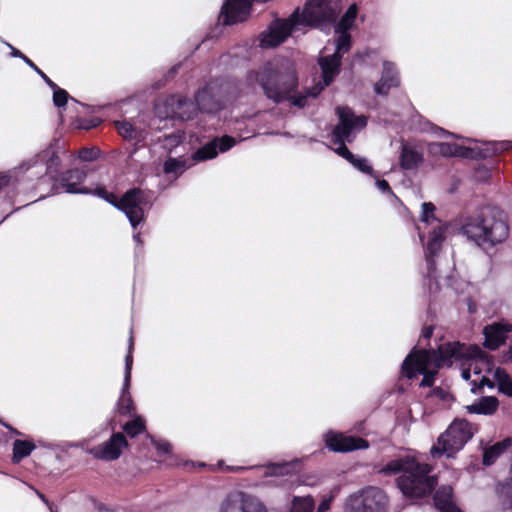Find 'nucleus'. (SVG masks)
Returning a JSON list of instances; mask_svg holds the SVG:
<instances>
[{
    "instance_id": "nucleus-17",
    "label": "nucleus",
    "mask_w": 512,
    "mask_h": 512,
    "mask_svg": "<svg viewBox=\"0 0 512 512\" xmlns=\"http://www.w3.org/2000/svg\"><path fill=\"white\" fill-rule=\"evenodd\" d=\"M134 341L132 335L129 337L128 353L125 356L124 380L121 395L117 402V409L120 415H131L134 410L133 400L129 392L131 382V371L133 365Z\"/></svg>"
},
{
    "instance_id": "nucleus-9",
    "label": "nucleus",
    "mask_w": 512,
    "mask_h": 512,
    "mask_svg": "<svg viewBox=\"0 0 512 512\" xmlns=\"http://www.w3.org/2000/svg\"><path fill=\"white\" fill-rule=\"evenodd\" d=\"M435 206L431 202H424L422 204V213L420 220L425 225H431L429 231L428 241L425 244V260L427 271L424 275L427 282L425 285L430 294H435L439 290V283L437 281L434 256L441 250L442 242L445 239V226L435 217Z\"/></svg>"
},
{
    "instance_id": "nucleus-10",
    "label": "nucleus",
    "mask_w": 512,
    "mask_h": 512,
    "mask_svg": "<svg viewBox=\"0 0 512 512\" xmlns=\"http://www.w3.org/2000/svg\"><path fill=\"white\" fill-rule=\"evenodd\" d=\"M235 144L236 140L231 136L215 137L198 148L192 154L191 159L168 158L164 162L163 170L166 174H172L177 178L194 163L214 159L219 153L230 150Z\"/></svg>"
},
{
    "instance_id": "nucleus-38",
    "label": "nucleus",
    "mask_w": 512,
    "mask_h": 512,
    "mask_svg": "<svg viewBox=\"0 0 512 512\" xmlns=\"http://www.w3.org/2000/svg\"><path fill=\"white\" fill-rule=\"evenodd\" d=\"M500 494L504 498V504L512 507V479L501 486Z\"/></svg>"
},
{
    "instance_id": "nucleus-11",
    "label": "nucleus",
    "mask_w": 512,
    "mask_h": 512,
    "mask_svg": "<svg viewBox=\"0 0 512 512\" xmlns=\"http://www.w3.org/2000/svg\"><path fill=\"white\" fill-rule=\"evenodd\" d=\"M473 435V427L467 420L455 419L447 430L440 435L437 444L431 448L430 453L433 457L441 455L452 457L464 447Z\"/></svg>"
},
{
    "instance_id": "nucleus-2",
    "label": "nucleus",
    "mask_w": 512,
    "mask_h": 512,
    "mask_svg": "<svg viewBox=\"0 0 512 512\" xmlns=\"http://www.w3.org/2000/svg\"><path fill=\"white\" fill-rule=\"evenodd\" d=\"M247 80L258 84L266 98L272 102L279 104L288 101L298 108L305 107L309 97H317L328 86L323 79L322 84L297 93L299 81L295 64L285 58H275L257 70L250 71Z\"/></svg>"
},
{
    "instance_id": "nucleus-3",
    "label": "nucleus",
    "mask_w": 512,
    "mask_h": 512,
    "mask_svg": "<svg viewBox=\"0 0 512 512\" xmlns=\"http://www.w3.org/2000/svg\"><path fill=\"white\" fill-rule=\"evenodd\" d=\"M341 9L340 0H308L301 12L297 9L289 18L275 20L262 34L260 46L276 47L303 27H326L335 22Z\"/></svg>"
},
{
    "instance_id": "nucleus-1",
    "label": "nucleus",
    "mask_w": 512,
    "mask_h": 512,
    "mask_svg": "<svg viewBox=\"0 0 512 512\" xmlns=\"http://www.w3.org/2000/svg\"><path fill=\"white\" fill-rule=\"evenodd\" d=\"M454 362L468 366L463 368L461 373L466 381L470 379L471 370L474 374H481L484 371L490 373L494 366L492 358L478 345H466L454 341L441 344L438 351L414 348L404 359L401 373L408 379L422 374L420 386L431 387L438 370L443 365L451 366Z\"/></svg>"
},
{
    "instance_id": "nucleus-36",
    "label": "nucleus",
    "mask_w": 512,
    "mask_h": 512,
    "mask_svg": "<svg viewBox=\"0 0 512 512\" xmlns=\"http://www.w3.org/2000/svg\"><path fill=\"white\" fill-rule=\"evenodd\" d=\"M99 156V150L96 149V148H82L81 150H79L78 152V157L82 160V161H94L98 158Z\"/></svg>"
},
{
    "instance_id": "nucleus-34",
    "label": "nucleus",
    "mask_w": 512,
    "mask_h": 512,
    "mask_svg": "<svg viewBox=\"0 0 512 512\" xmlns=\"http://www.w3.org/2000/svg\"><path fill=\"white\" fill-rule=\"evenodd\" d=\"M123 430L125 433H127L130 437H135L145 430V421L142 417L137 416L135 419L127 422L123 426Z\"/></svg>"
},
{
    "instance_id": "nucleus-4",
    "label": "nucleus",
    "mask_w": 512,
    "mask_h": 512,
    "mask_svg": "<svg viewBox=\"0 0 512 512\" xmlns=\"http://www.w3.org/2000/svg\"><path fill=\"white\" fill-rule=\"evenodd\" d=\"M87 176L85 169L75 168L62 173L54 180L56 190L69 194H95L105 199L113 206L123 211L128 218L131 226L136 228L143 221L144 207L147 205L145 192L139 188L128 190L120 200L112 193H108L104 188L97 187L90 189L83 186V182Z\"/></svg>"
},
{
    "instance_id": "nucleus-43",
    "label": "nucleus",
    "mask_w": 512,
    "mask_h": 512,
    "mask_svg": "<svg viewBox=\"0 0 512 512\" xmlns=\"http://www.w3.org/2000/svg\"><path fill=\"white\" fill-rule=\"evenodd\" d=\"M376 179V187L382 192V193H389V194H393L391 188H390V185L389 183L386 181V180H379L377 178Z\"/></svg>"
},
{
    "instance_id": "nucleus-29",
    "label": "nucleus",
    "mask_w": 512,
    "mask_h": 512,
    "mask_svg": "<svg viewBox=\"0 0 512 512\" xmlns=\"http://www.w3.org/2000/svg\"><path fill=\"white\" fill-rule=\"evenodd\" d=\"M493 377L497 382L498 391L508 397H512V378L507 371L497 367L493 372Z\"/></svg>"
},
{
    "instance_id": "nucleus-22",
    "label": "nucleus",
    "mask_w": 512,
    "mask_h": 512,
    "mask_svg": "<svg viewBox=\"0 0 512 512\" xmlns=\"http://www.w3.org/2000/svg\"><path fill=\"white\" fill-rule=\"evenodd\" d=\"M297 464V461L270 463L266 466H251L248 469L261 470L264 478H272L263 482L266 485H281L282 481L278 479L293 473Z\"/></svg>"
},
{
    "instance_id": "nucleus-24",
    "label": "nucleus",
    "mask_w": 512,
    "mask_h": 512,
    "mask_svg": "<svg viewBox=\"0 0 512 512\" xmlns=\"http://www.w3.org/2000/svg\"><path fill=\"white\" fill-rule=\"evenodd\" d=\"M424 161L423 151L421 148L403 143L399 157V163L404 170L417 169Z\"/></svg>"
},
{
    "instance_id": "nucleus-35",
    "label": "nucleus",
    "mask_w": 512,
    "mask_h": 512,
    "mask_svg": "<svg viewBox=\"0 0 512 512\" xmlns=\"http://www.w3.org/2000/svg\"><path fill=\"white\" fill-rule=\"evenodd\" d=\"M184 134L181 133V132H175V133H171L169 135H166L164 137V146L166 148H173V147H176L178 146L180 143H182L184 141Z\"/></svg>"
},
{
    "instance_id": "nucleus-47",
    "label": "nucleus",
    "mask_w": 512,
    "mask_h": 512,
    "mask_svg": "<svg viewBox=\"0 0 512 512\" xmlns=\"http://www.w3.org/2000/svg\"><path fill=\"white\" fill-rule=\"evenodd\" d=\"M504 361H512V347H510L508 352L505 354Z\"/></svg>"
},
{
    "instance_id": "nucleus-31",
    "label": "nucleus",
    "mask_w": 512,
    "mask_h": 512,
    "mask_svg": "<svg viewBox=\"0 0 512 512\" xmlns=\"http://www.w3.org/2000/svg\"><path fill=\"white\" fill-rule=\"evenodd\" d=\"M35 449V445L26 440H15L13 443V456L12 461L19 463L25 457H28Z\"/></svg>"
},
{
    "instance_id": "nucleus-16",
    "label": "nucleus",
    "mask_w": 512,
    "mask_h": 512,
    "mask_svg": "<svg viewBox=\"0 0 512 512\" xmlns=\"http://www.w3.org/2000/svg\"><path fill=\"white\" fill-rule=\"evenodd\" d=\"M483 152H476L474 149L459 146L451 143H432L429 150L433 154H440L445 157L458 156L462 158L488 157L498 151L497 144L490 143Z\"/></svg>"
},
{
    "instance_id": "nucleus-5",
    "label": "nucleus",
    "mask_w": 512,
    "mask_h": 512,
    "mask_svg": "<svg viewBox=\"0 0 512 512\" xmlns=\"http://www.w3.org/2000/svg\"><path fill=\"white\" fill-rule=\"evenodd\" d=\"M431 471L429 464L421 463L410 455L394 458L378 470L383 475L400 474L397 486L404 496L410 498H421L433 491L437 478L430 474Z\"/></svg>"
},
{
    "instance_id": "nucleus-51",
    "label": "nucleus",
    "mask_w": 512,
    "mask_h": 512,
    "mask_svg": "<svg viewBox=\"0 0 512 512\" xmlns=\"http://www.w3.org/2000/svg\"><path fill=\"white\" fill-rule=\"evenodd\" d=\"M133 239L137 242V243H140L141 240H140V233H136L133 235Z\"/></svg>"
},
{
    "instance_id": "nucleus-33",
    "label": "nucleus",
    "mask_w": 512,
    "mask_h": 512,
    "mask_svg": "<svg viewBox=\"0 0 512 512\" xmlns=\"http://www.w3.org/2000/svg\"><path fill=\"white\" fill-rule=\"evenodd\" d=\"M43 80L53 90V102L55 106H65L68 100V93L59 88L47 75H43Z\"/></svg>"
},
{
    "instance_id": "nucleus-28",
    "label": "nucleus",
    "mask_w": 512,
    "mask_h": 512,
    "mask_svg": "<svg viewBox=\"0 0 512 512\" xmlns=\"http://www.w3.org/2000/svg\"><path fill=\"white\" fill-rule=\"evenodd\" d=\"M511 444V438H506L485 449L483 453V464L486 466L492 465Z\"/></svg>"
},
{
    "instance_id": "nucleus-8",
    "label": "nucleus",
    "mask_w": 512,
    "mask_h": 512,
    "mask_svg": "<svg viewBox=\"0 0 512 512\" xmlns=\"http://www.w3.org/2000/svg\"><path fill=\"white\" fill-rule=\"evenodd\" d=\"M357 15V5L355 3L351 4L334 26V31L337 35L334 42L335 52L331 55H325L319 58V65L322 70V76H324L325 85H330L333 79L338 75L342 56L351 48V35L349 30L352 29Z\"/></svg>"
},
{
    "instance_id": "nucleus-39",
    "label": "nucleus",
    "mask_w": 512,
    "mask_h": 512,
    "mask_svg": "<svg viewBox=\"0 0 512 512\" xmlns=\"http://www.w3.org/2000/svg\"><path fill=\"white\" fill-rule=\"evenodd\" d=\"M472 383H473V385H472V387H471V392H472V393H474V394H476V393L480 392V390H481L484 386H487V387H489V388H491V389H492V388H494V386H495V385H494V382H493V381H491L489 378H487V377H485V376H483V377L480 379V381H479V383H478V384L476 383V381H473Z\"/></svg>"
},
{
    "instance_id": "nucleus-25",
    "label": "nucleus",
    "mask_w": 512,
    "mask_h": 512,
    "mask_svg": "<svg viewBox=\"0 0 512 512\" xmlns=\"http://www.w3.org/2000/svg\"><path fill=\"white\" fill-rule=\"evenodd\" d=\"M399 84L398 72L393 63L385 61L379 82L374 85V91L379 95H387L389 90Z\"/></svg>"
},
{
    "instance_id": "nucleus-21",
    "label": "nucleus",
    "mask_w": 512,
    "mask_h": 512,
    "mask_svg": "<svg viewBox=\"0 0 512 512\" xmlns=\"http://www.w3.org/2000/svg\"><path fill=\"white\" fill-rule=\"evenodd\" d=\"M127 445L126 437L122 433L117 432L113 433L108 441L92 448L90 453L97 459L113 461L121 456L122 450Z\"/></svg>"
},
{
    "instance_id": "nucleus-14",
    "label": "nucleus",
    "mask_w": 512,
    "mask_h": 512,
    "mask_svg": "<svg viewBox=\"0 0 512 512\" xmlns=\"http://www.w3.org/2000/svg\"><path fill=\"white\" fill-rule=\"evenodd\" d=\"M198 111L197 103L180 95L169 96L155 106V114L163 119L188 121L195 118Z\"/></svg>"
},
{
    "instance_id": "nucleus-18",
    "label": "nucleus",
    "mask_w": 512,
    "mask_h": 512,
    "mask_svg": "<svg viewBox=\"0 0 512 512\" xmlns=\"http://www.w3.org/2000/svg\"><path fill=\"white\" fill-rule=\"evenodd\" d=\"M61 165L56 144H51L47 149L41 151L30 160L26 161L23 166L26 170L33 167H39V173L53 174L57 173Z\"/></svg>"
},
{
    "instance_id": "nucleus-20",
    "label": "nucleus",
    "mask_w": 512,
    "mask_h": 512,
    "mask_svg": "<svg viewBox=\"0 0 512 512\" xmlns=\"http://www.w3.org/2000/svg\"><path fill=\"white\" fill-rule=\"evenodd\" d=\"M253 0H226L219 19L224 25H233L247 19Z\"/></svg>"
},
{
    "instance_id": "nucleus-32",
    "label": "nucleus",
    "mask_w": 512,
    "mask_h": 512,
    "mask_svg": "<svg viewBox=\"0 0 512 512\" xmlns=\"http://www.w3.org/2000/svg\"><path fill=\"white\" fill-rule=\"evenodd\" d=\"M115 127L118 133L127 140L142 139V132L127 121H116Z\"/></svg>"
},
{
    "instance_id": "nucleus-30",
    "label": "nucleus",
    "mask_w": 512,
    "mask_h": 512,
    "mask_svg": "<svg viewBox=\"0 0 512 512\" xmlns=\"http://www.w3.org/2000/svg\"><path fill=\"white\" fill-rule=\"evenodd\" d=\"M315 501L311 495L294 496L291 500L289 512H313Z\"/></svg>"
},
{
    "instance_id": "nucleus-45",
    "label": "nucleus",
    "mask_w": 512,
    "mask_h": 512,
    "mask_svg": "<svg viewBox=\"0 0 512 512\" xmlns=\"http://www.w3.org/2000/svg\"><path fill=\"white\" fill-rule=\"evenodd\" d=\"M432 333H433V328L430 326L423 330L422 336L425 339H429L431 337Z\"/></svg>"
},
{
    "instance_id": "nucleus-26",
    "label": "nucleus",
    "mask_w": 512,
    "mask_h": 512,
    "mask_svg": "<svg viewBox=\"0 0 512 512\" xmlns=\"http://www.w3.org/2000/svg\"><path fill=\"white\" fill-rule=\"evenodd\" d=\"M499 408V400L495 396H483L466 406V410L470 414H479L484 416L494 415Z\"/></svg>"
},
{
    "instance_id": "nucleus-27",
    "label": "nucleus",
    "mask_w": 512,
    "mask_h": 512,
    "mask_svg": "<svg viewBox=\"0 0 512 512\" xmlns=\"http://www.w3.org/2000/svg\"><path fill=\"white\" fill-rule=\"evenodd\" d=\"M435 507L440 512H461L452 501V488L441 486L434 494Z\"/></svg>"
},
{
    "instance_id": "nucleus-15",
    "label": "nucleus",
    "mask_w": 512,
    "mask_h": 512,
    "mask_svg": "<svg viewBox=\"0 0 512 512\" xmlns=\"http://www.w3.org/2000/svg\"><path fill=\"white\" fill-rule=\"evenodd\" d=\"M216 512H269V509L259 497L243 491H233L220 501Z\"/></svg>"
},
{
    "instance_id": "nucleus-37",
    "label": "nucleus",
    "mask_w": 512,
    "mask_h": 512,
    "mask_svg": "<svg viewBox=\"0 0 512 512\" xmlns=\"http://www.w3.org/2000/svg\"><path fill=\"white\" fill-rule=\"evenodd\" d=\"M12 56L21 58L29 67H31V70L36 71L41 78L43 79V75H46L42 70H40L27 56H25L23 53H21L19 50L12 48L11 52Z\"/></svg>"
},
{
    "instance_id": "nucleus-40",
    "label": "nucleus",
    "mask_w": 512,
    "mask_h": 512,
    "mask_svg": "<svg viewBox=\"0 0 512 512\" xmlns=\"http://www.w3.org/2000/svg\"><path fill=\"white\" fill-rule=\"evenodd\" d=\"M333 499H334L333 494L325 495L322 498L321 502L319 503L315 512H327L331 507V503H332Z\"/></svg>"
},
{
    "instance_id": "nucleus-42",
    "label": "nucleus",
    "mask_w": 512,
    "mask_h": 512,
    "mask_svg": "<svg viewBox=\"0 0 512 512\" xmlns=\"http://www.w3.org/2000/svg\"><path fill=\"white\" fill-rule=\"evenodd\" d=\"M155 448L160 454H168L171 451V444L167 441L155 442Z\"/></svg>"
},
{
    "instance_id": "nucleus-49",
    "label": "nucleus",
    "mask_w": 512,
    "mask_h": 512,
    "mask_svg": "<svg viewBox=\"0 0 512 512\" xmlns=\"http://www.w3.org/2000/svg\"><path fill=\"white\" fill-rule=\"evenodd\" d=\"M417 229H418L419 238H420L421 241H423V239H424V231H423L422 227H420V226H418Z\"/></svg>"
},
{
    "instance_id": "nucleus-12",
    "label": "nucleus",
    "mask_w": 512,
    "mask_h": 512,
    "mask_svg": "<svg viewBox=\"0 0 512 512\" xmlns=\"http://www.w3.org/2000/svg\"><path fill=\"white\" fill-rule=\"evenodd\" d=\"M235 87L230 81L215 79L195 95L199 111L216 113L223 109L233 97Z\"/></svg>"
},
{
    "instance_id": "nucleus-46",
    "label": "nucleus",
    "mask_w": 512,
    "mask_h": 512,
    "mask_svg": "<svg viewBox=\"0 0 512 512\" xmlns=\"http://www.w3.org/2000/svg\"><path fill=\"white\" fill-rule=\"evenodd\" d=\"M36 494L38 495V497L49 507V509L51 510V512H53L52 510V507L50 506L48 500L46 499V497L39 491L36 490Z\"/></svg>"
},
{
    "instance_id": "nucleus-50",
    "label": "nucleus",
    "mask_w": 512,
    "mask_h": 512,
    "mask_svg": "<svg viewBox=\"0 0 512 512\" xmlns=\"http://www.w3.org/2000/svg\"><path fill=\"white\" fill-rule=\"evenodd\" d=\"M228 470H231V471H240V470H244L246 469L245 467H241V466H236V467H227Z\"/></svg>"
},
{
    "instance_id": "nucleus-48",
    "label": "nucleus",
    "mask_w": 512,
    "mask_h": 512,
    "mask_svg": "<svg viewBox=\"0 0 512 512\" xmlns=\"http://www.w3.org/2000/svg\"><path fill=\"white\" fill-rule=\"evenodd\" d=\"M1 423H2V425H4L7 429H9L14 434H17V435L19 434V432L16 429H14L13 427H11L10 425L3 423V422H1Z\"/></svg>"
},
{
    "instance_id": "nucleus-44",
    "label": "nucleus",
    "mask_w": 512,
    "mask_h": 512,
    "mask_svg": "<svg viewBox=\"0 0 512 512\" xmlns=\"http://www.w3.org/2000/svg\"><path fill=\"white\" fill-rule=\"evenodd\" d=\"M9 176L5 174H0V189L7 186L9 183Z\"/></svg>"
},
{
    "instance_id": "nucleus-7",
    "label": "nucleus",
    "mask_w": 512,
    "mask_h": 512,
    "mask_svg": "<svg viewBox=\"0 0 512 512\" xmlns=\"http://www.w3.org/2000/svg\"><path fill=\"white\" fill-rule=\"evenodd\" d=\"M336 114L339 123L332 131V141L338 145L335 152L360 172L378 178L367 158L355 156L346 147V142L351 143L356 134L367 125L366 117L355 115L352 109L347 106H338Z\"/></svg>"
},
{
    "instance_id": "nucleus-6",
    "label": "nucleus",
    "mask_w": 512,
    "mask_h": 512,
    "mask_svg": "<svg viewBox=\"0 0 512 512\" xmlns=\"http://www.w3.org/2000/svg\"><path fill=\"white\" fill-rule=\"evenodd\" d=\"M467 240L486 248L503 242L509 235V226L502 211L485 208L477 215L467 217L460 228Z\"/></svg>"
},
{
    "instance_id": "nucleus-19",
    "label": "nucleus",
    "mask_w": 512,
    "mask_h": 512,
    "mask_svg": "<svg viewBox=\"0 0 512 512\" xmlns=\"http://www.w3.org/2000/svg\"><path fill=\"white\" fill-rule=\"evenodd\" d=\"M325 443L331 451L340 453L367 449L369 447V443L361 437L347 436L332 431L325 435Z\"/></svg>"
},
{
    "instance_id": "nucleus-13",
    "label": "nucleus",
    "mask_w": 512,
    "mask_h": 512,
    "mask_svg": "<svg viewBox=\"0 0 512 512\" xmlns=\"http://www.w3.org/2000/svg\"><path fill=\"white\" fill-rule=\"evenodd\" d=\"M388 497L377 487L369 486L351 494L345 502L344 512H387Z\"/></svg>"
},
{
    "instance_id": "nucleus-41",
    "label": "nucleus",
    "mask_w": 512,
    "mask_h": 512,
    "mask_svg": "<svg viewBox=\"0 0 512 512\" xmlns=\"http://www.w3.org/2000/svg\"><path fill=\"white\" fill-rule=\"evenodd\" d=\"M429 129L427 131H430L431 133H433L434 135L438 136V137H445V136H448V135H453L452 133L446 131L445 129L441 128V127H438L434 124H431V123H428L427 124Z\"/></svg>"
},
{
    "instance_id": "nucleus-23",
    "label": "nucleus",
    "mask_w": 512,
    "mask_h": 512,
    "mask_svg": "<svg viewBox=\"0 0 512 512\" xmlns=\"http://www.w3.org/2000/svg\"><path fill=\"white\" fill-rule=\"evenodd\" d=\"M510 332H512V324L508 322H495L487 325L483 330L485 347L490 350L497 349L506 341Z\"/></svg>"
}]
</instances>
